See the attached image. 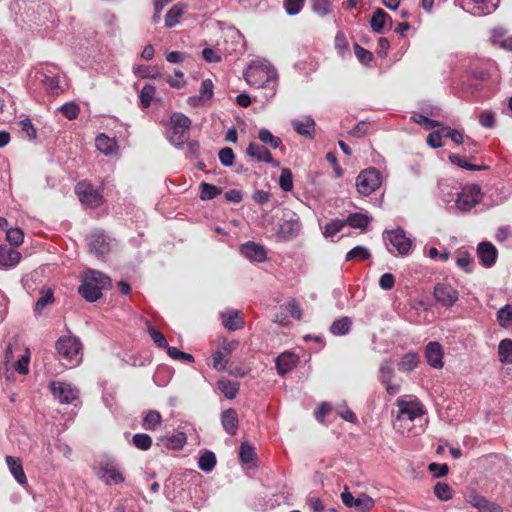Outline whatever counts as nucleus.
Listing matches in <instances>:
<instances>
[{"label": "nucleus", "mask_w": 512, "mask_h": 512, "mask_svg": "<svg viewBox=\"0 0 512 512\" xmlns=\"http://www.w3.org/2000/svg\"><path fill=\"white\" fill-rule=\"evenodd\" d=\"M111 287L112 280L108 275L95 269H87L81 274L78 293L87 302L93 303L102 297L103 290H109Z\"/></svg>", "instance_id": "nucleus-1"}, {"label": "nucleus", "mask_w": 512, "mask_h": 512, "mask_svg": "<svg viewBox=\"0 0 512 512\" xmlns=\"http://www.w3.org/2000/svg\"><path fill=\"white\" fill-rule=\"evenodd\" d=\"M246 82L255 88L274 89L277 73L274 68L264 63H253L244 72Z\"/></svg>", "instance_id": "nucleus-2"}, {"label": "nucleus", "mask_w": 512, "mask_h": 512, "mask_svg": "<svg viewBox=\"0 0 512 512\" xmlns=\"http://www.w3.org/2000/svg\"><path fill=\"white\" fill-rule=\"evenodd\" d=\"M56 350L64 360L67 367H75L82 360V344L80 340L73 336L60 337L56 342Z\"/></svg>", "instance_id": "nucleus-3"}, {"label": "nucleus", "mask_w": 512, "mask_h": 512, "mask_svg": "<svg viewBox=\"0 0 512 512\" xmlns=\"http://www.w3.org/2000/svg\"><path fill=\"white\" fill-rule=\"evenodd\" d=\"M425 423L426 419L422 415L410 413L400 414V412H397L393 420V427L404 436L414 437L424 432Z\"/></svg>", "instance_id": "nucleus-4"}, {"label": "nucleus", "mask_w": 512, "mask_h": 512, "mask_svg": "<svg viewBox=\"0 0 512 512\" xmlns=\"http://www.w3.org/2000/svg\"><path fill=\"white\" fill-rule=\"evenodd\" d=\"M170 122V142L177 146L183 145L189 138L191 120L182 113H173L170 117Z\"/></svg>", "instance_id": "nucleus-5"}, {"label": "nucleus", "mask_w": 512, "mask_h": 512, "mask_svg": "<svg viewBox=\"0 0 512 512\" xmlns=\"http://www.w3.org/2000/svg\"><path fill=\"white\" fill-rule=\"evenodd\" d=\"M381 185V175L376 168H368L360 172L356 178L357 191L364 196H369Z\"/></svg>", "instance_id": "nucleus-6"}, {"label": "nucleus", "mask_w": 512, "mask_h": 512, "mask_svg": "<svg viewBox=\"0 0 512 512\" xmlns=\"http://www.w3.org/2000/svg\"><path fill=\"white\" fill-rule=\"evenodd\" d=\"M482 199L481 187L477 184L465 186L458 194L456 207L461 211H470Z\"/></svg>", "instance_id": "nucleus-7"}, {"label": "nucleus", "mask_w": 512, "mask_h": 512, "mask_svg": "<svg viewBox=\"0 0 512 512\" xmlns=\"http://www.w3.org/2000/svg\"><path fill=\"white\" fill-rule=\"evenodd\" d=\"M75 192L83 204L92 208H97L103 203V197L100 192L87 181L79 182L76 185Z\"/></svg>", "instance_id": "nucleus-8"}, {"label": "nucleus", "mask_w": 512, "mask_h": 512, "mask_svg": "<svg viewBox=\"0 0 512 512\" xmlns=\"http://www.w3.org/2000/svg\"><path fill=\"white\" fill-rule=\"evenodd\" d=\"M301 230L299 217L293 211L284 213L282 223L279 225L278 236L287 241L295 238Z\"/></svg>", "instance_id": "nucleus-9"}, {"label": "nucleus", "mask_w": 512, "mask_h": 512, "mask_svg": "<svg viewBox=\"0 0 512 512\" xmlns=\"http://www.w3.org/2000/svg\"><path fill=\"white\" fill-rule=\"evenodd\" d=\"M394 369L389 361H383L379 367L378 380L384 385L387 394L394 396L399 393L401 389V381L393 382Z\"/></svg>", "instance_id": "nucleus-10"}, {"label": "nucleus", "mask_w": 512, "mask_h": 512, "mask_svg": "<svg viewBox=\"0 0 512 512\" xmlns=\"http://www.w3.org/2000/svg\"><path fill=\"white\" fill-rule=\"evenodd\" d=\"M239 341L227 340L222 341L221 347L212 354L213 368L221 371L226 368L231 353L238 347Z\"/></svg>", "instance_id": "nucleus-11"}, {"label": "nucleus", "mask_w": 512, "mask_h": 512, "mask_svg": "<svg viewBox=\"0 0 512 512\" xmlns=\"http://www.w3.org/2000/svg\"><path fill=\"white\" fill-rule=\"evenodd\" d=\"M50 389L53 396L63 404L71 403L78 397V390L66 382L53 381Z\"/></svg>", "instance_id": "nucleus-12"}, {"label": "nucleus", "mask_w": 512, "mask_h": 512, "mask_svg": "<svg viewBox=\"0 0 512 512\" xmlns=\"http://www.w3.org/2000/svg\"><path fill=\"white\" fill-rule=\"evenodd\" d=\"M384 239L389 241L392 247H394L400 255L408 254L411 249V240L406 237L405 232L400 228L392 231H386Z\"/></svg>", "instance_id": "nucleus-13"}, {"label": "nucleus", "mask_w": 512, "mask_h": 512, "mask_svg": "<svg viewBox=\"0 0 512 512\" xmlns=\"http://www.w3.org/2000/svg\"><path fill=\"white\" fill-rule=\"evenodd\" d=\"M397 412L400 414L410 413L424 416L423 404L413 395L400 396L396 400Z\"/></svg>", "instance_id": "nucleus-14"}, {"label": "nucleus", "mask_w": 512, "mask_h": 512, "mask_svg": "<svg viewBox=\"0 0 512 512\" xmlns=\"http://www.w3.org/2000/svg\"><path fill=\"white\" fill-rule=\"evenodd\" d=\"M444 351L440 343L436 341L429 342L425 347V358L427 363L436 369L442 368Z\"/></svg>", "instance_id": "nucleus-15"}, {"label": "nucleus", "mask_w": 512, "mask_h": 512, "mask_svg": "<svg viewBox=\"0 0 512 512\" xmlns=\"http://www.w3.org/2000/svg\"><path fill=\"white\" fill-rule=\"evenodd\" d=\"M246 154L259 162L269 163L273 167H278L280 164L279 161L274 160L271 152L265 146L257 143H250L246 149Z\"/></svg>", "instance_id": "nucleus-16"}, {"label": "nucleus", "mask_w": 512, "mask_h": 512, "mask_svg": "<svg viewBox=\"0 0 512 512\" xmlns=\"http://www.w3.org/2000/svg\"><path fill=\"white\" fill-rule=\"evenodd\" d=\"M477 256L484 267L490 268L496 262L498 251L491 242L484 241L477 247Z\"/></svg>", "instance_id": "nucleus-17"}, {"label": "nucleus", "mask_w": 512, "mask_h": 512, "mask_svg": "<svg viewBox=\"0 0 512 512\" xmlns=\"http://www.w3.org/2000/svg\"><path fill=\"white\" fill-rule=\"evenodd\" d=\"M499 3L500 0H470L469 4L472 6L464 9L473 15L483 16L494 12Z\"/></svg>", "instance_id": "nucleus-18"}, {"label": "nucleus", "mask_w": 512, "mask_h": 512, "mask_svg": "<svg viewBox=\"0 0 512 512\" xmlns=\"http://www.w3.org/2000/svg\"><path fill=\"white\" fill-rule=\"evenodd\" d=\"M99 479L107 485H116L123 483L125 478L123 474L112 464L101 467L97 473Z\"/></svg>", "instance_id": "nucleus-19"}, {"label": "nucleus", "mask_w": 512, "mask_h": 512, "mask_svg": "<svg viewBox=\"0 0 512 512\" xmlns=\"http://www.w3.org/2000/svg\"><path fill=\"white\" fill-rule=\"evenodd\" d=\"M240 250L243 256L252 261L263 262L266 259V251L264 247L255 242L248 241L244 243Z\"/></svg>", "instance_id": "nucleus-20"}, {"label": "nucleus", "mask_w": 512, "mask_h": 512, "mask_svg": "<svg viewBox=\"0 0 512 512\" xmlns=\"http://www.w3.org/2000/svg\"><path fill=\"white\" fill-rule=\"evenodd\" d=\"M221 424L230 436L236 435L239 428L238 414L235 409L229 408L221 413Z\"/></svg>", "instance_id": "nucleus-21"}, {"label": "nucleus", "mask_w": 512, "mask_h": 512, "mask_svg": "<svg viewBox=\"0 0 512 512\" xmlns=\"http://www.w3.org/2000/svg\"><path fill=\"white\" fill-rule=\"evenodd\" d=\"M222 324L229 331H236L244 327V319L239 310H228L221 314Z\"/></svg>", "instance_id": "nucleus-22"}, {"label": "nucleus", "mask_w": 512, "mask_h": 512, "mask_svg": "<svg viewBox=\"0 0 512 512\" xmlns=\"http://www.w3.org/2000/svg\"><path fill=\"white\" fill-rule=\"evenodd\" d=\"M275 364L278 374L285 375L296 366L297 358L290 352H284L276 358Z\"/></svg>", "instance_id": "nucleus-23"}, {"label": "nucleus", "mask_w": 512, "mask_h": 512, "mask_svg": "<svg viewBox=\"0 0 512 512\" xmlns=\"http://www.w3.org/2000/svg\"><path fill=\"white\" fill-rule=\"evenodd\" d=\"M473 158H469L467 155H462L460 153L450 154V163L456 165L457 167L469 171H480L488 169L487 165H476L470 162Z\"/></svg>", "instance_id": "nucleus-24"}, {"label": "nucleus", "mask_w": 512, "mask_h": 512, "mask_svg": "<svg viewBox=\"0 0 512 512\" xmlns=\"http://www.w3.org/2000/svg\"><path fill=\"white\" fill-rule=\"evenodd\" d=\"M186 10V4L177 3L173 5L165 15V27L169 29L175 27L180 22V19Z\"/></svg>", "instance_id": "nucleus-25"}, {"label": "nucleus", "mask_w": 512, "mask_h": 512, "mask_svg": "<svg viewBox=\"0 0 512 512\" xmlns=\"http://www.w3.org/2000/svg\"><path fill=\"white\" fill-rule=\"evenodd\" d=\"M21 260V253L5 245L0 246V265L3 267L16 266Z\"/></svg>", "instance_id": "nucleus-26"}, {"label": "nucleus", "mask_w": 512, "mask_h": 512, "mask_svg": "<svg viewBox=\"0 0 512 512\" xmlns=\"http://www.w3.org/2000/svg\"><path fill=\"white\" fill-rule=\"evenodd\" d=\"M293 129L300 135L313 137L315 131V121L307 116L304 119H294L291 122Z\"/></svg>", "instance_id": "nucleus-27"}, {"label": "nucleus", "mask_w": 512, "mask_h": 512, "mask_svg": "<svg viewBox=\"0 0 512 512\" xmlns=\"http://www.w3.org/2000/svg\"><path fill=\"white\" fill-rule=\"evenodd\" d=\"M420 363V356L416 352L404 354L397 363L398 370L403 373H409L416 369Z\"/></svg>", "instance_id": "nucleus-28"}, {"label": "nucleus", "mask_w": 512, "mask_h": 512, "mask_svg": "<svg viewBox=\"0 0 512 512\" xmlns=\"http://www.w3.org/2000/svg\"><path fill=\"white\" fill-rule=\"evenodd\" d=\"M96 148L105 155H113L117 151V142L115 138H110L101 133L95 139Z\"/></svg>", "instance_id": "nucleus-29"}, {"label": "nucleus", "mask_w": 512, "mask_h": 512, "mask_svg": "<svg viewBox=\"0 0 512 512\" xmlns=\"http://www.w3.org/2000/svg\"><path fill=\"white\" fill-rule=\"evenodd\" d=\"M5 460L11 474L14 476L17 482L21 485L26 484L27 477L23 470V466L20 459L14 458L13 456H6Z\"/></svg>", "instance_id": "nucleus-30"}, {"label": "nucleus", "mask_w": 512, "mask_h": 512, "mask_svg": "<svg viewBox=\"0 0 512 512\" xmlns=\"http://www.w3.org/2000/svg\"><path fill=\"white\" fill-rule=\"evenodd\" d=\"M387 21L392 23L391 17L383 9L378 8L371 17V29L376 33H382Z\"/></svg>", "instance_id": "nucleus-31"}, {"label": "nucleus", "mask_w": 512, "mask_h": 512, "mask_svg": "<svg viewBox=\"0 0 512 512\" xmlns=\"http://www.w3.org/2000/svg\"><path fill=\"white\" fill-rule=\"evenodd\" d=\"M162 423V416L157 410H149L142 420V427L145 430L155 431Z\"/></svg>", "instance_id": "nucleus-32"}, {"label": "nucleus", "mask_w": 512, "mask_h": 512, "mask_svg": "<svg viewBox=\"0 0 512 512\" xmlns=\"http://www.w3.org/2000/svg\"><path fill=\"white\" fill-rule=\"evenodd\" d=\"M89 248L90 251L97 255H104L109 250L108 243H106L102 234H93L90 236Z\"/></svg>", "instance_id": "nucleus-33"}, {"label": "nucleus", "mask_w": 512, "mask_h": 512, "mask_svg": "<svg viewBox=\"0 0 512 512\" xmlns=\"http://www.w3.org/2000/svg\"><path fill=\"white\" fill-rule=\"evenodd\" d=\"M506 31L502 28H495L491 33L493 43L499 44L501 48L512 51V36L505 37Z\"/></svg>", "instance_id": "nucleus-34"}, {"label": "nucleus", "mask_w": 512, "mask_h": 512, "mask_svg": "<svg viewBox=\"0 0 512 512\" xmlns=\"http://www.w3.org/2000/svg\"><path fill=\"white\" fill-rule=\"evenodd\" d=\"M217 385H218V389L228 399H234L239 392V387H240L239 382L230 381L228 379H221L218 381Z\"/></svg>", "instance_id": "nucleus-35"}, {"label": "nucleus", "mask_w": 512, "mask_h": 512, "mask_svg": "<svg viewBox=\"0 0 512 512\" xmlns=\"http://www.w3.org/2000/svg\"><path fill=\"white\" fill-rule=\"evenodd\" d=\"M371 218L363 213H352L346 219V224H348L352 228H359L361 230H366Z\"/></svg>", "instance_id": "nucleus-36"}, {"label": "nucleus", "mask_w": 512, "mask_h": 512, "mask_svg": "<svg viewBox=\"0 0 512 512\" xmlns=\"http://www.w3.org/2000/svg\"><path fill=\"white\" fill-rule=\"evenodd\" d=\"M133 73L135 76L140 78H148V79H160L162 77L158 68L155 66H145V65H137L133 68Z\"/></svg>", "instance_id": "nucleus-37"}, {"label": "nucleus", "mask_w": 512, "mask_h": 512, "mask_svg": "<svg viewBox=\"0 0 512 512\" xmlns=\"http://www.w3.org/2000/svg\"><path fill=\"white\" fill-rule=\"evenodd\" d=\"M156 95V87L151 84H146L142 88L139 94L140 99V108L141 109H147L150 107L151 102L153 101L154 97Z\"/></svg>", "instance_id": "nucleus-38"}, {"label": "nucleus", "mask_w": 512, "mask_h": 512, "mask_svg": "<svg viewBox=\"0 0 512 512\" xmlns=\"http://www.w3.org/2000/svg\"><path fill=\"white\" fill-rule=\"evenodd\" d=\"M351 324H352V322L349 317H346V316L341 317L339 319H336L332 323V325L330 327V332L336 336L345 335L350 331Z\"/></svg>", "instance_id": "nucleus-39"}, {"label": "nucleus", "mask_w": 512, "mask_h": 512, "mask_svg": "<svg viewBox=\"0 0 512 512\" xmlns=\"http://www.w3.org/2000/svg\"><path fill=\"white\" fill-rule=\"evenodd\" d=\"M499 360L503 364H512V340L503 339L498 346Z\"/></svg>", "instance_id": "nucleus-40"}, {"label": "nucleus", "mask_w": 512, "mask_h": 512, "mask_svg": "<svg viewBox=\"0 0 512 512\" xmlns=\"http://www.w3.org/2000/svg\"><path fill=\"white\" fill-rule=\"evenodd\" d=\"M469 502L479 510H482L484 512H494L498 510V506L490 503L485 497L481 495H470Z\"/></svg>", "instance_id": "nucleus-41"}, {"label": "nucleus", "mask_w": 512, "mask_h": 512, "mask_svg": "<svg viewBox=\"0 0 512 512\" xmlns=\"http://www.w3.org/2000/svg\"><path fill=\"white\" fill-rule=\"evenodd\" d=\"M29 363L30 350L26 348L25 353L17 361L11 364L10 369L18 372L21 375H27L29 373Z\"/></svg>", "instance_id": "nucleus-42"}, {"label": "nucleus", "mask_w": 512, "mask_h": 512, "mask_svg": "<svg viewBox=\"0 0 512 512\" xmlns=\"http://www.w3.org/2000/svg\"><path fill=\"white\" fill-rule=\"evenodd\" d=\"M258 138L262 143L269 145L273 149H277L282 146L281 138L274 136L266 128H262L259 130Z\"/></svg>", "instance_id": "nucleus-43"}, {"label": "nucleus", "mask_w": 512, "mask_h": 512, "mask_svg": "<svg viewBox=\"0 0 512 512\" xmlns=\"http://www.w3.org/2000/svg\"><path fill=\"white\" fill-rule=\"evenodd\" d=\"M222 190L215 185L202 182L200 184V199L203 201L212 200L220 195Z\"/></svg>", "instance_id": "nucleus-44"}, {"label": "nucleus", "mask_w": 512, "mask_h": 512, "mask_svg": "<svg viewBox=\"0 0 512 512\" xmlns=\"http://www.w3.org/2000/svg\"><path fill=\"white\" fill-rule=\"evenodd\" d=\"M497 321L503 328H508L512 324V305L506 304L497 311Z\"/></svg>", "instance_id": "nucleus-45"}, {"label": "nucleus", "mask_w": 512, "mask_h": 512, "mask_svg": "<svg viewBox=\"0 0 512 512\" xmlns=\"http://www.w3.org/2000/svg\"><path fill=\"white\" fill-rule=\"evenodd\" d=\"M216 465V456L211 451L202 454L198 461V467L204 472H210Z\"/></svg>", "instance_id": "nucleus-46"}, {"label": "nucleus", "mask_w": 512, "mask_h": 512, "mask_svg": "<svg viewBox=\"0 0 512 512\" xmlns=\"http://www.w3.org/2000/svg\"><path fill=\"white\" fill-rule=\"evenodd\" d=\"M163 446L167 449L178 450L181 449L186 443V436L184 433L172 435L166 439H162Z\"/></svg>", "instance_id": "nucleus-47"}, {"label": "nucleus", "mask_w": 512, "mask_h": 512, "mask_svg": "<svg viewBox=\"0 0 512 512\" xmlns=\"http://www.w3.org/2000/svg\"><path fill=\"white\" fill-rule=\"evenodd\" d=\"M353 504V508L358 512H368L374 507V500L367 494L362 493L356 498Z\"/></svg>", "instance_id": "nucleus-48"}, {"label": "nucleus", "mask_w": 512, "mask_h": 512, "mask_svg": "<svg viewBox=\"0 0 512 512\" xmlns=\"http://www.w3.org/2000/svg\"><path fill=\"white\" fill-rule=\"evenodd\" d=\"M239 456L241 461L246 464L253 463L257 458L254 447L248 442H242Z\"/></svg>", "instance_id": "nucleus-49"}, {"label": "nucleus", "mask_w": 512, "mask_h": 512, "mask_svg": "<svg viewBox=\"0 0 512 512\" xmlns=\"http://www.w3.org/2000/svg\"><path fill=\"white\" fill-rule=\"evenodd\" d=\"M54 302V292L52 289H47L42 292L40 298L37 300L34 308L35 314H41L42 310L49 304Z\"/></svg>", "instance_id": "nucleus-50"}, {"label": "nucleus", "mask_w": 512, "mask_h": 512, "mask_svg": "<svg viewBox=\"0 0 512 512\" xmlns=\"http://www.w3.org/2000/svg\"><path fill=\"white\" fill-rule=\"evenodd\" d=\"M133 445L142 451L150 449L152 446V438L145 433H137L132 437Z\"/></svg>", "instance_id": "nucleus-51"}, {"label": "nucleus", "mask_w": 512, "mask_h": 512, "mask_svg": "<svg viewBox=\"0 0 512 512\" xmlns=\"http://www.w3.org/2000/svg\"><path fill=\"white\" fill-rule=\"evenodd\" d=\"M371 257L370 251L364 246H356L346 254V261L359 259L361 261L368 260Z\"/></svg>", "instance_id": "nucleus-52"}, {"label": "nucleus", "mask_w": 512, "mask_h": 512, "mask_svg": "<svg viewBox=\"0 0 512 512\" xmlns=\"http://www.w3.org/2000/svg\"><path fill=\"white\" fill-rule=\"evenodd\" d=\"M6 240L12 246H19L23 243L24 232L20 228H9L6 231Z\"/></svg>", "instance_id": "nucleus-53"}, {"label": "nucleus", "mask_w": 512, "mask_h": 512, "mask_svg": "<svg viewBox=\"0 0 512 512\" xmlns=\"http://www.w3.org/2000/svg\"><path fill=\"white\" fill-rule=\"evenodd\" d=\"M279 186L285 192H289L293 189V175L290 169L283 168L281 170Z\"/></svg>", "instance_id": "nucleus-54"}, {"label": "nucleus", "mask_w": 512, "mask_h": 512, "mask_svg": "<svg viewBox=\"0 0 512 512\" xmlns=\"http://www.w3.org/2000/svg\"><path fill=\"white\" fill-rule=\"evenodd\" d=\"M148 333L157 347L165 348L166 350H168V347L170 346L167 343L165 335L161 331H159L153 326H149Z\"/></svg>", "instance_id": "nucleus-55"}, {"label": "nucleus", "mask_w": 512, "mask_h": 512, "mask_svg": "<svg viewBox=\"0 0 512 512\" xmlns=\"http://www.w3.org/2000/svg\"><path fill=\"white\" fill-rule=\"evenodd\" d=\"M312 8L320 16H326L332 11L330 0H311Z\"/></svg>", "instance_id": "nucleus-56"}, {"label": "nucleus", "mask_w": 512, "mask_h": 512, "mask_svg": "<svg viewBox=\"0 0 512 512\" xmlns=\"http://www.w3.org/2000/svg\"><path fill=\"white\" fill-rule=\"evenodd\" d=\"M354 53L357 59L364 65H369L374 59L372 52L357 43L354 44Z\"/></svg>", "instance_id": "nucleus-57"}, {"label": "nucleus", "mask_w": 512, "mask_h": 512, "mask_svg": "<svg viewBox=\"0 0 512 512\" xmlns=\"http://www.w3.org/2000/svg\"><path fill=\"white\" fill-rule=\"evenodd\" d=\"M59 110L69 120L76 119L80 112L79 106L73 102L62 105Z\"/></svg>", "instance_id": "nucleus-58"}, {"label": "nucleus", "mask_w": 512, "mask_h": 512, "mask_svg": "<svg viewBox=\"0 0 512 512\" xmlns=\"http://www.w3.org/2000/svg\"><path fill=\"white\" fill-rule=\"evenodd\" d=\"M213 97V83L210 79H205L201 83L199 98L203 103L209 101Z\"/></svg>", "instance_id": "nucleus-59"}, {"label": "nucleus", "mask_w": 512, "mask_h": 512, "mask_svg": "<svg viewBox=\"0 0 512 512\" xmlns=\"http://www.w3.org/2000/svg\"><path fill=\"white\" fill-rule=\"evenodd\" d=\"M448 131L446 129H443L442 132L440 131H433L431 132L427 137V144L431 146L432 148H438L443 146L442 144V137H447Z\"/></svg>", "instance_id": "nucleus-60"}, {"label": "nucleus", "mask_w": 512, "mask_h": 512, "mask_svg": "<svg viewBox=\"0 0 512 512\" xmlns=\"http://www.w3.org/2000/svg\"><path fill=\"white\" fill-rule=\"evenodd\" d=\"M411 120L419 125H421L426 130H431L439 125V123L435 120H432L421 114H414L411 116Z\"/></svg>", "instance_id": "nucleus-61"}, {"label": "nucleus", "mask_w": 512, "mask_h": 512, "mask_svg": "<svg viewBox=\"0 0 512 512\" xmlns=\"http://www.w3.org/2000/svg\"><path fill=\"white\" fill-rule=\"evenodd\" d=\"M345 225L346 222L340 219H336L331 221L330 223H327L325 225L324 236H334L335 234L340 232Z\"/></svg>", "instance_id": "nucleus-62"}, {"label": "nucleus", "mask_w": 512, "mask_h": 512, "mask_svg": "<svg viewBox=\"0 0 512 512\" xmlns=\"http://www.w3.org/2000/svg\"><path fill=\"white\" fill-rule=\"evenodd\" d=\"M167 354L172 359H175V360L186 361L188 363H191L194 361L193 355H191L189 353L182 352L179 349H177L176 347H172V346L168 347Z\"/></svg>", "instance_id": "nucleus-63"}, {"label": "nucleus", "mask_w": 512, "mask_h": 512, "mask_svg": "<svg viewBox=\"0 0 512 512\" xmlns=\"http://www.w3.org/2000/svg\"><path fill=\"white\" fill-rule=\"evenodd\" d=\"M334 45L335 48L338 50V52L343 55L346 51H348L349 44L347 41V38L345 36V33L343 31H338L335 39H334Z\"/></svg>", "instance_id": "nucleus-64"}]
</instances>
